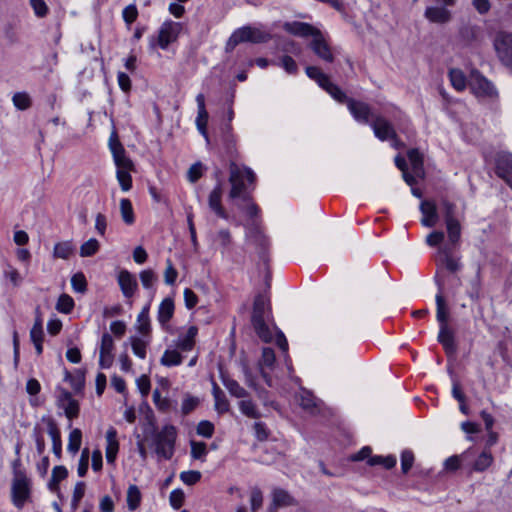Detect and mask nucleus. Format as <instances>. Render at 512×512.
<instances>
[{"label":"nucleus","instance_id":"nucleus-1","mask_svg":"<svg viewBox=\"0 0 512 512\" xmlns=\"http://www.w3.org/2000/svg\"><path fill=\"white\" fill-rule=\"evenodd\" d=\"M229 184L228 198L233 204L250 218H255L259 208L253 201L249 185L256 181L253 170L245 165H239L231 160L229 163Z\"/></svg>","mask_w":512,"mask_h":512},{"label":"nucleus","instance_id":"nucleus-2","mask_svg":"<svg viewBox=\"0 0 512 512\" xmlns=\"http://www.w3.org/2000/svg\"><path fill=\"white\" fill-rule=\"evenodd\" d=\"M269 311V299L262 294L256 296L252 312V325L257 335L265 342H269L272 338L271 332L266 324V317Z\"/></svg>","mask_w":512,"mask_h":512},{"label":"nucleus","instance_id":"nucleus-3","mask_svg":"<svg viewBox=\"0 0 512 512\" xmlns=\"http://www.w3.org/2000/svg\"><path fill=\"white\" fill-rule=\"evenodd\" d=\"M177 430L173 425H165L154 436L156 454L163 459L169 460L174 455Z\"/></svg>","mask_w":512,"mask_h":512},{"label":"nucleus","instance_id":"nucleus-4","mask_svg":"<svg viewBox=\"0 0 512 512\" xmlns=\"http://www.w3.org/2000/svg\"><path fill=\"white\" fill-rule=\"evenodd\" d=\"M269 38L270 36L268 33H265L258 28L244 26L233 32L227 42V46L234 48L243 42L263 43L266 42Z\"/></svg>","mask_w":512,"mask_h":512},{"label":"nucleus","instance_id":"nucleus-5","mask_svg":"<svg viewBox=\"0 0 512 512\" xmlns=\"http://www.w3.org/2000/svg\"><path fill=\"white\" fill-rule=\"evenodd\" d=\"M306 74L309 78L313 79L318 85L328 92L338 102H343L346 99V94L328 77L319 67L308 66L306 67Z\"/></svg>","mask_w":512,"mask_h":512},{"label":"nucleus","instance_id":"nucleus-6","mask_svg":"<svg viewBox=\"0 0 512 512\" xmlns=\"http://www.w3.org/2000/svg\"><path fill=\"white\" fill-rule=\"evenodd\" d=\"M493 46L498 59L512 69V33L499 31L496 33Z\"/></svg>","mask_w":512,"mask_h":512},{"label":"nucleus","instance_id":"nucleus-7","mask_svg":"<svg viewBox=\"0 0 512 512\" xmlns=\"http://www.w3.org/2000/svg\"><path fill=\"white\" fill-rule=\"evenodd\" d=\"M246 241L248 244H251L255 247L257 250V253L259 255V258L263 261V263L266 265L268 263V247L269 242L266 236L262 233V231L256 227V226H249L247 228L246 234Z\"/></svg>","mask_w":512,"mask_h":512},{"label":"nucleus","instance_id":"nucleus-8","mask_svg":"<svg viewBox=\"0 0 512 512\" xmlns=\"http://www.w3.org/2000/svg\"><path fill=\"white\" fill-rule=\"evenodd\" d=\"M469 87L477 97L493 98L497 96V91L493 84L488 81L478 71H472L469 79Z\"/></svg>","mask_w":512,"mask_h":512},{"label":"nucleus","instance_id":"nucleus-9","mask_svg":"<svg viewBox=\"0 0 512 512\" xmlns=\"http://www.w3.org/2000/svg\"><path fill=\"white\" fill-rule=\"evenodd\" d=\"M29 480L22 473H16L12 482V500L17 508H22L29 497Z\"/></svg>","mask_w":512,"mask_h":512},{"label":"nucleus","instance_id":"nucleus-10","mask_svg":"<svg viewBox=\"0 0 512 512\" xmlns=\"http://www.w3.org/2000/svg\"><path fill=\"white\" fill-rule=\"evenodd\" d=\"M347 103V107L354 117V119L363 124H369L374 120V117L377 116L372 112L371 107L362 101H357L351 98H347L343 101Z\"/></svg>","mask_w":512,"mask_h":512},{"label":"nucleus","instance_id":"nucleus-11","mask_svg":"<svg viewBox=\"0 0 512 512\" xmlns=\"http://www.w3.org/2000/svg\"><path fill=\"white\" fill-rule=\"evenodd\" d=\"M181 31L180 23L168 21L164 22L159 29L158 45L161 49L165 50L167 47L176 41Z\"/></svg>","mask_w":512,"mask_h":512},{"label":"nucleus","instance_id":"nucleus-12","mask_svg":"<svg viewBox=\"0 0 512 512\" xmlns=\"http://www.w3.org/2000/svg\"><path fill=\"white\" fill-rule=\"evenodd\" d=\"M371 128L375 136L381 140H394L396 141V131L392 124L381 115L374 117V120L370 123Z\"/></svg>","mask_w":512,"mask_h":512},{"label":"nucleus","instance_id":"nucleus-13","mask_svg":"<svg viewBox=\"0 0 512 512\" xmlns=\"http://www.w3.org/2000/svg\"><path fill=\"white\" fill-rule=\"evenodd\" d=\"M495 173L512 189V154L503 152L497 155Z\"/></svg>","mask_w":512,"mask_h":512},{"label":"nucleus","instance_id":"nucleus-14","mask_svg":"<svg viewBox=\"0 0 512 512\" xmlns=\"http://www.w3.org/2000/svg\"><path fill=\"white\" fill-rule=\"evenodd\" d=\"M310 48L315 53V55L321 60L332 63L334 61V52L332 47L328 44L322 32L317 34V36L312 39L310 43Z\"/></svg>","mask_w":512,"mask_h":512},{"label":"nucleus","instance_id":"nucleus-15","mask_svg":"<svg viewBox=\"0 0 512 512\" xmlns=\"http://www.w3.org/2000/svg\"><path fill=\"white\" fill-rule=\"evenodd\" d=\"M114 340L109 333H104L101 338L99 366L108 369L114 362Z\"/></svg>","mask_w":512,"mask_h":512},{"label":"nucleus","instance_id":"nucleus-16","mask_svg":"<svg viewBox=\"0 0 512 512\" xmlns=\"http://www.w3.org/2000/svg\"><path fill=\"white\" fill-rule=\"evenodd\" d=\"M445 4L441 6H428L424 17L431 23L444 25L452 20V13Z\"/></svg>","mask_w":512,"mask_h":512},{"label":"nucleus","instance_id":"nucleus-17","mask_svg":"<svg viewBox=\"0 0 512 512\" xmlns=\"http://www.w3.org/2000/svg\"><path fill=\"white\" fill-rule=\"evenodd\" d=\"M283 28L286 32L292 35L303 38L312 37V39H314L317 36V34L321 32L319 29L312 26L311 24L299 21L286 22L283 25Z\"/></svg>","mask_w":512,"mask_h":512},{"label":"nucleus","instance_id":"nucleus-18","mask_svg":"<svg viewBox=\"0 0 512 512\" xmlns=\"http://www.w3.org/2000/svg\"><path fill=\"white\" fill-rule=\"evenodd\" d=\"M222 183L218 181L208 196V206L219 218L228 220L229 214L222 205Z\"/></svg>","mask_w":512,"mask_h":512},{"label":"nucleus","instance_id":"nucleus-19","mask_svg":"<svg viewBox=\"0 0 512 512\" xmlns=\"http://www.w3.org/2000/svg\"><path fill=\"white\" fill-rule=\"evenodd\" d=\"M175 311V305L172 298L167 297L162 300L158 307L157 320L165 331H170L169 322L172 319Z\"/></svg>","mask_w":512,"mask_h":512},{"label":"nucleus","instance_id":"nucleus-20","mask_svg":"<svg viewBox=\"0 0 512 512\" xmlns=\"http://www.w3.org/2000/svg\"><path fill=\"white\" fill-rule=\"evenodd\" d=\"M494 462V457L490 450L484 449L474 460H471V456L467 462V468L469 472H484Z\"/></svg>","mask_w":512,"mask_h":512},{"label":"nucleus","instance_id":"nucleus-21","mask_svg":"<svg viewBox=\"0 0 512 512\" xmlns=\"http://www.w3.org/2000/svg\"><path fill=\"white\" fill-rule=\"evenodd\" d=\"M420 211L423 215L421 223L425 227H434L438 220V212L436 204L429 200H424L420 204Z\"/></svg>","mask_w":512,"mask_h":512},{"label":"nucleus","instance_id":"nucleus-22","mask_svg":"<svg viewBox=\"0 0 512 512\" xmlns=\"http://www.w3.org/2000/svg\"><path fill=\"white\" fill-rule=\"evenodd\" d=\"M118 283L123 295L130 298L134 295L138 284L134 276L127 270H122L118 275Z\"/></svg>","mask_w":512,"mask_h":512},{"label":"nucleus","instance_id":"nucleus-23","mask_svg":"<svg viewBox=\"0 0 512 512\" xmlns=\"http://www.w3.org/2000/svg\"><path fill=\"white\" fill-rule=\"evenodd\" d=\"M271 507L274 509L294 506L297 504L296 500L290 493L282 488H274L272 491Z\"/></svg>","mask_w":512,"mask_h":512},{"label":"nucleus","instance_id":"nucleus-24","mask_svg":"<svg viewBox=\"0 0 512 512\" xmlns=\"http://www.w3.org/2000/svg\"><path fill=\"white\" fill-rule=\"evenodd\" d=\"M297 401L303 410H305L309 414H316L319 411V403L318 400L313 396V394L306 390L302 389L298 396Z\"/></svg>","mask_w":512,"mask_h":512},{"label":"nucleus","instance_id":"nucleus-25","mask_svg":"<svg viewBox=\"0 0 512 512\" xmlns=\"http://www.w3.org/2000/svg\"><path fill=\"white\" fill-rule=\"evenodd\" d=\"M106 459L108 463H114L118 450L119 442L117 440V431L110 427L106 432Z\"/></svg>","mask_w":512,"mask_h":512},{"label":"nucleus","instance_id":"nucleus-26","mask_svg":"<svg viewBox=\"0 0 512 512\" xmlns=\"http://www.w3.org/2000/svg\"><path fill=\"white\" fill-rule=\"evenodd\" d=\"M198 334L196 326H190L184 335H180L175 342L177 349L187 352L191 351L195 346V338Z\"/></svg>","mask_w":512,"mask_h":512},{"label":"nucleus","instance_id":"nucleus-27","mask_svg":"<svg viewBox=\"0 0 512 512\" xmlns=\"http://www.w3.org/2000/svg\"><path fill=\"white\" fill-rule=\"evenodd\" d=\"M438 341L448 355L455 353L456 345L454 341V334L448 326L440 327Z\"/></svg>","mask_w":512,"mask_h":512},{"label":"nucleus","instance_id":"nucleus-28","mask_svg":"<svg viewBox=\"0 0 512 512\" xmlns=\"http://www.w3.org/2000/svg\"><path fill=\"white\" fill-rule=\"evenodd\" d=\"M48 434L52 440V449L54 454L60 458L62 452V442L60 431L54 421L48 422Z\"/></svg>","mask_w":512,"mask_h":512},{"label":"nucleus","instance_id":"nucleus-29","mask_svg":"<svg viewBox=\"0 0 512 512\" xmlns=\"http://www.w3.org/2000/svg\"><path fill=\"white\" fill-rule=\"evenodd\" d=\"M446 229L451 248L458 245L461 237V224L458 219L446 221Z\"/></svg>","mask_w":512,"mask_h":512},{"label":"nucleus","instance_id":"nucleus-30","mask_svg":"<svg viewBox=\"0 0 512 512\" xmlns=\"http://www.w3.org/2000/svg\"><path fill=\"white\" fill-rule=\"evenodd\" d=\"M120 214L123 222L132 225L135 222V214L131 201L128 198H122L119 202Z\"/></svg>","mask_w":512,"mask_h":512},{"label":"nucleus","instance_id":"nucleus-31","mask_svg":"<svg viewBox=\"0 0 512 512\" xmlns=\"http://www.w3.org/2000/svg\"><path fill=\"white\" fill-rule=\"evenodd\" d=\"M441 255V261L445 265L446 269L450 272H456L460 268L459 260L452 257V248L442 247L439 251Z\"/></svg>","mask_w":512,"mask_h":512},{"label":"nucleus","instance_id":"nucleus-32","mask_svg":"<svg viewBox=\"0 0 512 512\" xmlns=\"http://www.w3.org/2000/svg\"><path fill=\"white\" fill-rule=\"evenodd\" d=\"M136 329L142 335H148L151 330L149 305L145 306L137 316Z\"/></svg>","mask_w":512,"mask_h":512},{"label":"nucleus","instance_id":"nucleus-33","mask_svg":"<svg viewBox=\"0 0 512 512\" xmlns=\"http://www.w3.org/2000/svg\"><path fill=\"white\" fill-rule=\"evenodd\" d=\"M160 363L167 367L178 366L182 363V355L176 349H167L163 353Z\"/></svg>","mask_w":512,"mask_h":512},{"label":"nucleus","instance_id":"nucleus-34","mask_svg":"<svg viewBox=\"0 0 512 512\" xmlns=\"http://www.w3.org/2000/svg\"><path fill=\"white\" fill-rule=\"evenodd\" d=\"M74 252L72 241H63L55 244L53 256L60 259H68Z\"/></svg>","mask_w":512,"mask_h":512},{"label":"nucleus","instance_id":"nucleus-35","mask_svg":"<svg viewBox=\"0 0 512 512\" xmlns=\"http://www.w3.org/2000/svg\"><path fill=\"white\" fill-rule=\"evenodd\" d=\"M436 305H437L436 318L440 324V327L448 326L447 321H448L449 312H448L445 300L440 293L436 295Z\"/></svg>","mask_w":512,"mask_h":512},{"label":"nucleus","instance_id":"nucleus-36","mask_svg":"<svg viewBox=\"0 0 512 512\" xmlns=\"http://www.w3.org/2000/svg\"><path fill=\"white\" fill-rule=\"evenodd\" d=\"M408 159L415 176L421 177L423 175V159L418 150L412 149L408 152Z\"/></svg>","mask_w":512,"mask_h":512},{"label":"nucleus","instance_id":"nucleus-37","mask_svg":"<svg viewBox=\"0 0 512 512\" xmlns=\"http://www.w3.org/2000/svg\"><path fill=\"white\" fill-rule=\"evenodd\" d=\"M68 475V470L64 466H55L52 470L51 479L48 487L51 491H57L59 482L64 480Z\"/></svg>","mask_w":512,"mask_h":512},{"label":"nucleus","instance_id":"nucleus-38","mask_svg":"<svg viewBox=\"0 0 512 512\" xmlns=\"http://www.w3.org/2000/svg\"><path fill=\"white\" fill-rule=\"evenodd\" d=\"M472 455V450L469 449L464 452L461 456H451L445 461V467L448 470H456L461 466V463L467 467L469 457Z\"/></svg>","mask_w":512,"mask_h":512},{"label":"nucleus","instance_id":"nucleus-39","mask_svg":"<svg viewBox=\"0 0 512 512\" xmlns=\"http://www.w3.org/2000/svg\"><path fill=\"white\" fill-rule=\"evenodd\" d=\"M113 155L117 170H133V162L126 156L125 149H118Z\"/></svg>","mask_w":512,"mask_h":512},{"label":"nucleus","instance_id":"nucleus-40","mask_svg":"<svg viewBox=\"0 0 512 512\" xmlns=\"http://www.w3.org/2000/svg\"><path fill=\"white\" fill-rule=\"evenodd\" d=\"M449 78H450V82H451L452 86L457 91H463L466 88V86H467L466 77L460 69H456V68L451 69L449 71Z\"/></svg>","mask_w":512,"mask_h":512},{"label":"nucleus","instance_id":"nucleus-41","mask_svg":"<svg viewBox=\"0 0 512 512\" xmlns=\"http://www.w3.org/2000/svg\"><path fill=\"white\" fill-rule=\"evenodd\" d=\"M141 502V492L136 485H130L127 490V505L130 510H135Z\"/></svg>","mask_w":512,"mask_h":512},{"label":"nucleus","instance_id":"nucleus-42","mask_svg":"<svg viewBox=\"0 0 512 512\" xmlns=\"http://www.w3.org/2000/svg\"><path fill=\"white\" fill-rule=\"evenodd\" d=\"M396 458L392 455L389 456H372L368 459V464L370 466L382 465L386 469H391L396 465Z\"/></svg>","mask_w":512,"mask_h":512},{"label":"nucleus","instance_id":"nucleus-43","mask_svg":"<svg viewBox=\"0 0 512 512\" xmlns=\"http://www.w3.org/2000/svg\"><path fill=\"white\" fill-rule=\"evenodd\" d=\"M14 106L19 110H27L31 107L32 100L28 93L17 92L12 97Z\"/></svg>","mask_w":512,"mask_h":512},{"label":"nucleus","instance_id":"nucleus-44","mask_svg":"<svg viewBox=\"0 0 512 512\" xmlns=\"http://www.w3.org/2000/svg\"><path fill=\"white\" fill-rule=\"evenodd\" d=\"M100 248L99 241L95 238H90L80 246V256L90 257L98 252Z\"/></svg>","mask_w":512,"mask_h":512},{"label":"nucleus","instance_id":"nucleus-45","mask_svg":"<svg viewBox=\"0 0 512 512\" xmlns=\"http://www.w3.org/2000/svg\"><path fill=\"white\" fill-rule=\"evenodd\" d=\"M223 383L229 393L234 397L245 398L248 395L247 391L233 379H225Z\"/></svg>","mask_w":512,"mask_h":512},{"label":"nucleus","instance_id":"nucleus-46","mask_svg":"<svg viewBox=\"0 0 512 512\" xmlns=\"http://www.w3.org/2000/svg\"><path fill=\"white\" fill-rule=\"evenodd\" d=\"M74 308V300L71 296L68 294H62L58 298L57 304H56V310L60 313L68 314L70 313Z\"/></svg>","mask_w":512,"mask_h":512},{"label":"nucleus","instance_id":"nucleus-47","mask_svg":"<svg viewBox=\"0 0 512 512\" xmlns=\"http://www.w3.org/2000/svg\"><path fill=\"white\" fill-rule=\"evenodd\" d=\"M130 341L133 353L140 359H145L148 342L139 337H131Z\"/></svg>","mask_w":512,"mask_h":512},{"label":"nucleus","instance_id":"nucleus-48","mask_svg":"<svg viewBox=\"0 0 512 512\" xmlns=\"http://www.w3.org/2000/svg\"><path fill=\"white\" fill-rule=\"evenodd\" d=\"M81 441H82V433H81L80 429H78V428L73 429L69 434L68 445H67L68 451H70L72 453L78 452V450L80 449V446H81Z\"/></svg>","mask_w":512,"mask_h":512},{"label":"nucleus","instance_id":"nucleus-49","mask_svg":"<svg viewBox=\"0 0 512 512\" xmlns=\"http://www.w3.org/2000/svg\"><path fill=\"white\" fill-rule=\"evenodd\" d=\"M440 210L444 216V220H456V205L447 199H442L440 202Z\"/></svg>","mask_w":512,"mask_h":512},{"label":"nucleus","instance_id":"nucleus-50","mask_svg":"<svg viewBox=\"0 0 512 512\" xmlns=\"http://www.w3.org/2000/svg\"><path fill=\"white\" fill-rule=\"evenodd\" d=\"M240 411L247 417L257 419L261 416L256 405L251 400H242L239 403Z\"/></svg>","mask_w":512,"mask_h":512},{"label":"nucleus","instance_id":"nucleus-51","mask_svg":"<svg viewBox=\"0 0 512 512\" xmlns=\"http://www.w3.org/2000/svg\"><path fill=\"white\" fill-rule=\"evenodd\" d=\"M214 241L218 243L223 250H226L232 244V235L228 229H220L214 236Z\"/></svg>","mask_w":512,"mask_h":512},{"label":"nucleus","instance_id":"nucleus-52","mask_svg":"<svg viewBox=\"0 0 512 512\" xmlns=\"http://www.w3.org/2000/svg\"><path fill=\"white\" fill-rule=\"evenodd\" d=\"M132 170H117L116 177L121 186V189L125 192L132 188V177L130 172Z\"/></svg>","mask_w":512,"mask_h":512},{"label":"nucleus","instance_id":"nucleus-53","mask_svg":"<svg viewBox=\"0 0 512 512\" xmlns=\"http://www.w3.org/2000/svg\"><path fill=\"white\" fill-rule=\"evenodd\" d=\"M191 457L193 459H202L204 460V457L207 454V447L204 442H197V441H191Z\"/></svg>","mask_w":512,"mask_h":512},{"label":"nucleus","instance_id":"nucleus-54","mask_svg":"<svg viewBox=\"0 0 512 512\" xmlns=\"http://www.w3.org/2000/svg\"><path fill=\"white\" fill-rule=\"evenodd\" d=\"M250 504L252 512H256L263 505V493L258 487H254L251 490Z\"/></svg>","mask_w":512,"mask_h":512},{"label":"nucleus","instance_id":"nucleus-55","mask_svg":"<svg viewBox=\"0 0 512 512\" xmlns=\"http://www.w3.org/2000/svg\"><path fill=\"white\" fill-rule=\"evenodd\" d=\"M71 285L74 291L83 293L87 289L86 278L83 273L79 272L71 277Z\"/></svg>","mask_w":512,"mask_h":512},{"label":"nucleus","instance_id":"nucleus-56","mask_svg":"<svg viewBox=\"0 0 512 512\" xmlns=\"http://www.w3.org/2000/svg\"><path fill=\"white\" fill-rule=\"evenodd\" d=\"M198 404L199 399L197 397L191 396L189 394L185 395L181 405L182 414L188 415L198 406Z\"/></svg>","mask_w":512,"mask_h":512},{"label":"nucleus","instance_id":"nucleus-57","mask_svg":"<svg viewBox=\"0 0 512 512\" xmlns=\"http://www.w3.org/2000/svg\"><path fill=\"white\" fill-rule=\"evenodd\" d=\"M140 280L145 289H151L157 281V276L151 269H147L140 273Z\"/></svg>","mask_w":512,"mask_h":512},{"label":"nucleus","instance_id":"nucleus-58","mask_svg":"<svg viewBox=\"0 0 512 512\" xmlns=\"http://www.w3.org/2000/svg\"><path fill=\"white\" fill-rule=\"evenodd\" d=\"M89 466V450L83 449L78 463L77 473L80 477H84L88 471Z\"/></svg>","mask_w":512,"mask_h":512},{"label":"nucleus","instance_id":"nucleus-59","mask_svg":"<svg viewBox=\"0 0 512 512\" xmlns=\"http://www.w3.org/2000/svg\"><path fill=\"white\" fill-rule=\"evenodd\" d=\"M180 479L186 485H194L201 479V473L199 471H183L180 473Z\"/></svg>","mask_w":512,"mask_h":512},{"label":"nucleus","instance_id":"nucleus-60","mask_svg":"<svg viewBox=\"0 0 512 512\" xmlns=\"http://www.w3.org/2000/svg\"><path fill=\"white\" fill-rule=\"evenodd\" d=\"M414 463V454L410 450H404L401 454V469L406 474Z\"/></svg>","mask_w":512,"mask_h":512},{"label":"nucleus","instance_id":"nucleus-61","mask_svg":"<svg viewBox=\"0 0 512 512\" xmlns=\"http://www.w3.org/2000/svg\"><path fill=\"white\" fill-rule=\"evenodd\" d=\"M197 434L206 438L212 437L214 433V425L207 420H203L197 425Z\"/></svg>","mask_w":512,"mask_h":512},{"label":"nucleus","instance_id":"nucleus-62","mask_svg":"<svg viewBox=\"0 0 512 512\" xmlns=\"http://www.w3.org/2000/svg\"><path fill=\"white\" fill-rule=\"evenodd\" d=\"M153 401L156 407L163 412H166L171 408V401L166 397H161L158 390L153 392Z\"/></svg>","mask_w":512,"mask_h":512},{"label":"nucleus","instance_id":"nucleus-63","mask_svg":"<svg viewBox=\"0 0 512 512\" xmlns=\"http://www.w3.org/2000/svg\"><path fill=\"white\" fill-rule=\"evenodd\" d=\"M62 408L65 410V414L69 419H73L79 414V403L75 399L69 400L67 403L62 405Z\"/></svg>","mask_w":512,"mask_h":512},{"label":"nucleus","instance_id":"nucleus-64","mask_svg":"<svg viewBox=\"0 0 512 512\" xmlns=\"http://www.w3.org/2000/svg\"><path fill=\"white\" fill-rule=\"evenodd\" d=\"M122 16L126 24L131 25L137 19V7L133 4L126 6L122 11Z\"/></svg>","mask_w":512,"mask_h":512}]
</instances>
